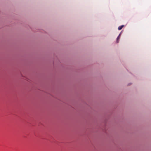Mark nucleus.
<instances>
[{
	"mask_svg": "<svg viewBox=\"0 0 151 151\" xmlns=\"http://www.w3.org/2000/svg\"><path fill=\"white\" fill-rule=\"evenodd\" d=\"M124 25H121V26L119 27L118 28V30H121L122 28L124 27Z\"/></svg>",
	"mask_w": 151,
	"mask_h": 151,
	"instance_id": "obj_1",
	"label": "nucleus"
},
{
	"mask_svg": "<svg viewBox=\"0 0 151 151\" xmlns=\"http://www.w3.org/2000/svg\"><path fill=\"white\" fill-rule=\"evenodd\" d=\"M119 35L118 37H117V43H118L119 42V41H118V40L119 39Z\"/></svg>",
	"mask_w": 151,
	"mask_h": 151,
	"instance_id": "obj_2",
	"label": "nucleus"
}]
</instances>
